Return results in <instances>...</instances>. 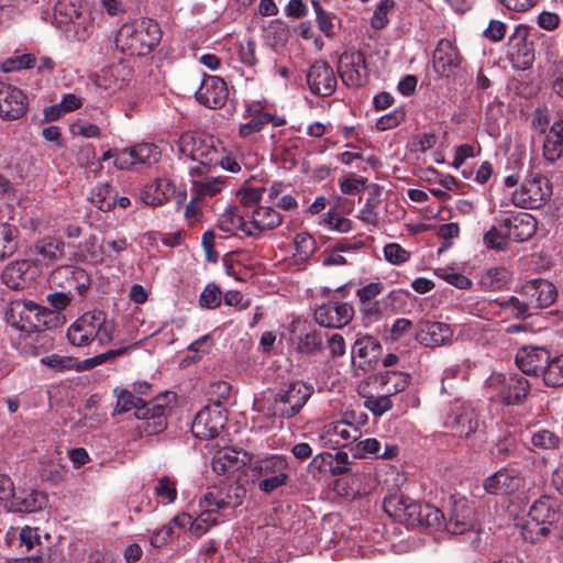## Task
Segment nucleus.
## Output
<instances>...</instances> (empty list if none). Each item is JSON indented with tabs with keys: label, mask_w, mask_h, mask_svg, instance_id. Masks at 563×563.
<instances>
[{
	"label": "nucleus",
	"mask_w": 563,
	"mask_h": 563,
	"mask_svg": "<svg viewBox=\"0 0 563 563\" xmlns=\"http://www.w3.org/2000/svg\"><path fill=\"white\" fill-rule=\"evenodd\" d=\"M78 254L84 262L92 265L101 264L106 256H111L106 253L104 245L99 244L95 235L79 244Z\"/></svg>",
	"instance_id": "41"
},
{
	"label": "nucleus",
	"mask_w": 563,
	"mask_h": 563,
	"mask_svg": "<svg viewBox=\"0 0 563 563\" xmlns=\"http://www.w3.org/2000/svg\"><path fill=\"white\" fill-rule=\"evenodd\" d=\"M35 56L33 54L27 53L5 59L2 64V69L5 73L29 69L35 66Z\"/></svg>",
	"instance_id": "63"
},
{
	"label": "nucleus",
	"mask_w": 563,
	"mask_h": 563,
	"mask_svg": "<svg viewBox=\"0 0 563 563\" xmlns=\"http://www.w3.org/2000/svg\"><path fill=\"white\" fill-rule=\"evenodd\" d=\"M528 515L529 518H534L550 530L560 520L555 503L548 497L536 500L530 507Z\"/></svg>",
	"instance_id": "34"
},
{
	"label": "nucleus",
	"mask_w": 563,
	"mask_h": 563,
	"mask_svg": "<svg viewBox=\"0 0 563 563\" xmlns=\"http://www.w3.org/2000/svg\"><path fill=\"white\" fill-rule=\"evenodd\" d=\"M161 27L152 19H139L124 23L115 35V46L132 56H145L159 43Z\"/></svg>",
	"instance_id": "2"
},
{
	"label": "nucleus",
	"mask_w": 563,
	"mask_h": 563,
	"mask_svg": "<svg viewBox=\"0 0 563 563\" xmlns=\"http://www.w3.org/2000/svg\"><path fill=\"white\" fill-rule=\"evenodd\" d=\"M48 503L47 494L37 489H15L13 481L0 474V507L9 512L31 514L42 510Z\"/></svg>",
	"instance_id": "5"
},
{
	"label": "nucleus",
	"mask_w": 563,
	"mask_h": 563,
	"mask_svg": "<svg viewBox=\"0 0 563 563\" xmlns=\"http://www.w3.org/2000/svg\"><path fill=\"white\" fill-rule=\"evenodd\" d=\"M486 385L505 406L522 405L531 388L529 380L518 373H494Z\"/></svg>",
	"instance_id": "8"
},
{
	"label": "nucleus",
	"mask_w": 563,
	"mask_h": 563,
	"mask_svg": "<svg viewBox=\"0 0 563 563\" xmlns=\"http://www.w3.org/2000/svg\"><path fill=\"white\" fill-rule=\"evenodd\" d=\"M19 230L9 223L0 224V261L11 256L18 250Z\"/></svg>",
	"instance_id": "48"
},
{
	"label": "nucleus",
	"mask_w": 563,
	"mask_h": 563,
	"mask_svg": "<svg viewBox=\"0 0 563 563\" xmlns=\"http://www.w3.org/2000/svg\"><path fill=\"white\" fill-rule=\"evenodd\" d=\"M246 218H249V211L242 210L239 206H230L220 216L218 228L228 233L241 230L246 234V230H250V220Z\"/></svg>",
	"instance_id": "32"
},
{
	"label": "nucleus",
	"mask_w": 563,
	"mask_h": 563,
	"mask_svg": "<svg viewBox=\"0 0 563 563\" xmlns=\"http://www.w3.org/2000/svg\"><path fill=\"white\" fill-rule=\"evenodd\" d=\"M190 522V515L183 512L175 516L168 523L164 525L161 529L153 532L151 537V544L154 548H162L175 533V528L183 529Z\"/></svg>",
	"instance_id": "37"
},
{
	"label": "nucleus",
	"mask_w": 563,
	"mask_h": 563,
	"mask_svg": "<svg viewBox=\"0 0 563 563\" xmlns=\"http://www.w3.org/2000/svg\"><path fill=\"white\" fill-rule=\"evenodd\" d=\"M175 191L176 188L168 178L159 177L143 188L141 199L145 205L156 207L167 201Z\"/></svg>",
	"instance_id": "31"
},
{
	"label": "nucleus",
	"mask_w": 563,
	"mask_h": 563,
	"mask_svg": "<svg viewBox=\"0 0 563 563\" xmlns=\"http://www.w3.org/2000/svg\"><path fill=\"white\" fill-rule=\"evenodd\" d=\"M41 306L32 300L12 301L5 310V320L8 324L20 331H29L33 325L31 313L36 317L41 312Z\"/></svg>",
	"instance_id": "25"
},
{
	"label": "nucleus",
	"mask_w": 563,
	"mask_h": 563,
	"mask_svg": "<svg viewBox=\"0 0 563 563\" xmlns=\"http://www.w3.org/2000/svg\"><path fill=\"white\" fill-rule=\"evenodd\" d=\"M265 190L266 189L263 187L240 189L238 191V196H240L239 207H242V210L245 211H250L249 209L253 210L262 199V195Z\"/></svg>",
	"instance_id": "64"
},
{
	"label": "nucleus",
	"mask_w": 563,
	"mask_h": 563,
	"mask_svg": "<svg viewBox=\"0 0 563 563\" xmlns=\"http://www.w3.org/2000/svg\"><path fill=\"white\" fill-rule=\"evenodd\" d=\"M90 201L99 210L107 212L117 203V192L109 184H99L90 192Z\"/></svg>",
	"instance_id": "44"
},
{
	"label": "nucleus",
	"mask_w": 563,
	"mask_h": 563,
	"mask_svg": "<svg viewBox=\"0 0 563 563\" xmlns=\"http://www.w3.org/2000/svg\"><path fill=\"white\" fill-rule=\"evenodd\" d=\"M528 27L517 25L508 42V57L512 66L519 70L529 69L534 62L533 43L528 41Z\"/></svg>",
	"instance_id": "12"
},
{
	"label": "nucleus",
	"mask_w": 563,
	"mask_h": 563,
	"mask_svg": "<svg viewBox=\"0 0 563 563\" xmlns=\"http://www.w3.org/2000/svg\"><path fill=\"white\" fill-rule=\"evenodd\" d=\"M295 253L292 262L302 265L316 253L318 245L316 240L308 232L297 233L294 238Z\"/></svg>",
	"instance_id": "39"
},
{
	"label": "nucleus",
	"mask_w": 563,
	"mask_h": 563,
	"mask_svg": "<svg viewBox=\"0 0 563 563\" xmlns=\"http://www.w3.org/2000/svg\"><path fill=\"white\" fill-rule=\"evenodd\" d=\"M251 462V455L244 450L225 449L212 459L211 466L218 475H231Z\"/></svg>",
	"instance_id": "26"
},
{
	"label": "nucleus",
	"mask_w": 563,
	"mask_h": 563,
	"mask_svg": "<svg viewBox=\"0 0 563 563\" xmlns=\"http://www.w3.org/2000/svg\"><path fill=\"white\" fill-rule=\"evenodd\" d=\"M394 7V0H380L371 19L372 27L375 30L384 29L388 24L387 14Z\"/></svg>",
	"instance_id": "59"
},
{
	"label": "nucleus",
	"mask_w": 563,
	"mask_h": 563,
	"mask_svg": "<svg viewBox=\"0 0 563 563\" xmlns=\"http://www.w3.org/2000/svg\"><path fill=\"white\" fill-rule=\"evenodd\" d=\"M415 338L423 346L439 347L452 341L453 330L444 322L420 320L416 324Z\"/></svg>",
	"instance_id": "20"
},
{
	"label": "nucleus",
	"mask_w": 563,
	"mask_h": 563,
	"mask_svg": "<svg viewBox=\"0 0 563 563\" xmlns=\"http://www.w3.org/2000/svg\"><path fill=\"white\" fill-rule=\"evenodd\" d=\"M518 450V442L516 438L507 432L499 437L497 441L490 446V456L498 461L504 462L510 457H514Z\"/></svg>",
	"instance_id": "43"
},
{
	"label": "nucleus",
	"mask_w": 563,
	"mask_h": 563,
	"mask_svg": "<svg viewBox=\"0 0 563 563\" xmlns=\"http://www.w3.org/2000/svg\"><path fill=\"white\" fill-rule=\"evenodd\" d=\"M238 56L239 60L243 65L254 67L258 63L255 41L249 37L245 41L240 42L238 45Z\"/></svg>",
	"instance_id": "57"
},
{
	"label": "nucleus",
	"mask_w": 563,
	"mask_h": 563,
	"mask_svg": "<svg viewBox=\"0 0 563 563\" xmlns=\"http://www.w3.org/2000/svg\"><path fill=\"white\" fill-rule=\"evenodd\" d=\"M115 322L102 310L87 311L67 330V339L74 346H87L97 341L104 346L112 342Z\"/></svg>",
	"instance_id": "3"
},
{
	"label": "nucleus",
	"mask_w": 563,
	"mask_h": 563,
	"mask_svg": "<svg viewBox=\"0 0 563 563\" xmlns=\"http://www.w3.org/2000/svg\"><path fill=\"white\" fill-rule=\"evenodd\" d=\"M80 0H57L54 5V16L60 24L74 23L80 18Z\"/></svg>",
	"instance_id": "45"
},
{
	"label": "nucleus",
	"mask_w": 563,
	"mask_h": 563,
	"mask_svg": "<svg viewBox=\"0 0 563 563\" xmlns=\"http://www.w3.org/2000/svg\"><path fill=\"white\" fill-rule=\"evenodd\" d=\"M525 485V478L521 473L511 467H504L493 475L485 478L483 487L486 493L501 495L511 494Z\"/></svg>",
	"instance_id": "22"
},
{
	"label": "nucleus",
	"mask_w": 563,
	"mask_h": 563,
	"mask_svg": "<svg viewBox=\"0 0 563 563\" xmlns=\"http://www.w3.org/2000/svg\"><path fill=\"white\" fill-rule=\"evenodd\" d=\"M313 394V387L296 380L279 388L267 408L274 418L291 419L297 416Z\"/></svg>",
	"instance_id": "7"
},
{
	"label": "nucleus",
	"mask_w": 563,
	"mask_h": 563,
	"mask_svg": "<svg viewBox=\"0 0 563 563\" xmlns=\"http://www.w3.org/2000/svg\"><path fill=\"white\" fill-rule=\"evenodd\" d=\"M354 309L346 302L330 300L314 310V320L324 328H343L352 320Z\"/></svg>",
	"instance_id": "16"
},
{
	"label": "nucleus",
	"mask_w": 563,
	"mask_h": 563,
	"mask_svg": "<svg viewBox=\"0 0 563 563\" xmlns=\"http://www.w3.org/2000/svg\"><path fill=\"white\" fill-rule=\"evenodd\" d=\"M222 294L216 284H208L199 297V303L202 308L216 309L221 303Z\"/></svg>",
	"instance_id": "62"
},
{
	"label": "nucleus",
	"mask_w": 563,
	"mask_h": 563,
	"mask_svg": "<svg viewBox=\"0 0 563 563\" xmlns=\"http://www.w3.org/2000/svg\"><path fill=\"white\" fill-rule=\"evenodd\" d=\"M560 438L550 430H540L533 433L531 443L533 446L541 450H554L560 445Z\"/></svg>",
	"instance_id": "58"
},
{
	"label": "nucleus",
	"mask_w": 563,
	"mask_h": 563,
	"mask_svg": "<svg viewBox=\"0 0 563 563\" xmlns=\"http://www.w3.org/2000/svg\"><path fill=\"white\" fill-rule=\"evenodd\" d=\"M445 426L455 434L470 438L478 428V419L473 409L455 405L445 418Z\"/></svg>",
	"instance_id": "24"
},
{
	"label": "nucleus",
	"mask_w": 563,
	"mask_h": 563,
	"mask_svg": "<svg viewBox=\"0 0 563 563\" xmlns=\"http://www.w3.org/2000/svg\"><path fill=\"white\" fill-rule=\"evenodd\" d=\"M62 278H65L67 282L69 291L74 288L80 296L85 295L90 285L87 273L84 269L74 266L67 265L56 268L51 274L49 282L53 285H62Z\"/></svg>",
	"instance_id": "29"
},
{
	"label": "nucleus",
	"mask_w": 563,
	"mask_h": 563,
	"mask_svg": "<svg viewBox=\"0 0 563 563\" xmlns=\"http://www.w3.org/2000/svg\"><path fill=\"white\" fill-rule=\"evenodd\" d=\"M543 382L549 387L563 386V354L550 357L543 375Z\"/></svg>",
	"instance_id": "54"
},
{
	"label": "nucleus",
	"mask_w": 563,
	"mask_h": 563,
	"mask_svg": "<svg viewBox=\"0 0 563 563\" xmlns=\"http://www.w3.org/2000/svg\"><path fill=\"white\" fill-rule=\"evenodd\" d=\"M133 75V69L125 63L109 65L92 77L95 85L108 95L114 93L126 86Z\"/></svg>",
	"instance_id": "19"
},
{
	"label": "nucleus",
	"mask_w": 563,
	"mask_h": 563,
	"mask_svg": "<svg viewBox=\"0 0 563 563\" xmlns=\"http://www.w3.org/2000/svg\"><path fill=\"white\" fill-rule=\"evenodd\" d=\"M378 380L380 386L385 388V391L393 396L405 390L409 384L410 376L407 373L388 371L382 374Z\"/></svg>",
	"instance_id": "50"
},
{
	"label": "nucleus",
	"mask_w": 563,
	"mask_h": 563,
	"mask_svg": "<svg viewBox=\"0 0 563 563\" xmlns=\"http://www.w3.org/2000/svg\"><path fill=\"white\" fill-rule=\"evenodd\" d=\"M307 84L313 95L330 97L338 85L334 69L324 60L314 62L308 69Z\"/></svg>",
	"instance_id": "15"
},
{
	"label": "nucleus",
	"mask_w": 563,
	"mask_h": 563,
	"mask_svg": "<svg viewBox=\"0 0 563 563\" xmlns=\"http://www.w3.org/2000/svg\"><path fill=\"white\" fill-rule=\"evenodd\" d=\"M364 406L375 416H382L393 407L390 396L386 393L382 396H367L364 400Z\"/></svg>",
	"instance_id": "61"
},
{
	"label": "nucleus",
	"mask_w": 563,
	"mask_h": 563,
	"mask_svg": "<svg viewBox=\"0 0 563 563\" xmlns=\"http://www.w3.org/2000/svg\"><path fill=\"white\" fill-rule=\"evenodd\" d=\"M191 194L194 200H202L207 197H213L222 190L224 180L220 177H191Z\"/></svg>",
	"instance_id": "36"
},
{
	"label": "nucleus",
	"mask_w": 563,
	"mask_h": 563,
	"mask_svg": "<svg viewBox=\"0 0 563 563\" xmlns=\"http://www.w3.org/2000/svg\"><path fill=\"white\" fill-rule=\"evenodd\" d=\"M386 511L394 508V516L404 521L408 527H434L443 519L442 511L433 505L413 501L404 496H395L384 501Z\"/></svg>",
	"instance_id": "6"
},
{
	"label": "nucleus",
	"mask_w": 563,
	"mask_h": 563,
	"mask_svg": "<svg viewBox=\"0 0 563 563\" xmlns=\"http://www.w3.org/2000/svg\"><path fill=\"white\" fill-rule=\"evenodd\" d=\"M551 357V352L544 346H521L515 356V363L526 375L543 377Z\"/></svg>",
	"instance_id": "13"
},
{
	"label": "nucleus",
	"mask_w": 563,
	"mask_h": 563,
	"mask_svg": "<svg viewBox=\"0 0 563 563\" xmlns=\"http://www.w3.org/2000/svg\"><path fill=\"white\" fill-rule=\"evenodd\" d=\"M65 243L55 238H45L34 245L36 254L41 255L44 261L55 262L64 254Z\"/></svg>",
	"instance_id": "49"
},
{
	"label": "nucleus",
	"mask_w": 563,
	"mask_h": 563,
	"mask_svg": "<svg viewBox=\"0 0 563 563\" xmlns=\"http://www.w3.org/2000/svg\"><path fill=\"white\" fill-rule=\"evenodd\" d=\"M114 393L117 395L114 411L124 413L135 409V417L144 421L142 428L146 434H157L166 429L167 416L170 412L169 402L170 398H174L172 394L165 393L145 401L128 389H115Z\"/></svg>",
	"instance_id": "1"
},
{
	"label": "nucleus",
	"mask_w": 563,
	"mask_h": 563,
	"mask_svg": "<svg viewBox=\"0 0 563 563\" xmlns=\"http://www.w3.org/2000/svg\"><path fill=\"white\" fill-rule=\"evenodd\" d=\"M288 463L287 461L278 455H274L261 461H257L252 471L260 477L266 478L271 476H284L288 475Z\"/></svg>",
	"instance_id": "38"
},
{
	"label": "nucleus",
	"mask_w": 563,
	"mask_h": 563,
	"mask_svg": "<svg viewBox=\"0 0 563 563\" xmlns=\"http://www.w3.org/2000/svg\"><path fill=\"white\" fill-rule=\"evenodd\" d=\"M361 435V431L352 423L339 421L331 423L325 429L328 441L334 446H347Z\"/></svg>",
	"instance_id": "33"
},
{
	"label": "nucleus",
	"mask_w": 563,
	"mask_h": 563,
	"mask_svg": "<svg viewBox=\"0 0 563 563\" xmlns=\"http://www.w3.org/2000/svg\"><path fill=\"white\" fill-rule=\"evenodd\" d=\"M178 152L197 164L189 168L190 177L203 176L218 166L219 147L212 136L184 133L177 142Z\"/></svg>",
	"instance_id": "4"
},
{
	"label": "nucleus",
	"mask_w": 563,
	"mask_h": 563,
	"mask_svg": "<svg viewBox=\"0 0 563 563\" xmlns=\"http://www.w3.org/2000/svg\"><path fill=\"white\" fill-rule=\"evenodd\" d=\"M470 514V508L455 509L445 525L446 531L451 534H463L473 530L475 525Z\"/></svg>",
	"instance_id": "47"
},
{
	"label": "nucleus",
	"mask_w": 563,
	"mask_h": 563,
	"mask_svg": "<svg viewBox=\"0 0 563 563\" xmlns=\"http://www.w3.org/2000/svg\"><path fill=\"white\" fill-rule=\"evenodd\" d=\"M368 197L366 198L364 208L360 211L358 218L372 225H377L378 218L376 213L377 207L382 202V190L378 185L372 184L367 187Z\"/></svg>",
	"instance_id": "42"
},
{
	"label": "nucleus",
	"mask_w": 563,
	"mask_h": 563,
	"mask_svg": "<svg viewBox=\"0 0 563 563\" xmlns=\"http://www.w3.org/2000/svg\"><path fill=\"white\" fill-rule=\"evenodd\" d=\"M195 97L200 104L207 108L220 109L228 101L229 88L221 77L206 75Z\"/></svg>",
	"instance_id": "17"
},
{
	"label": "nucleus",
	"mask_w": 563,
	"mask_h": 563,
	"mask_svg": "<svg viewBox=\"0 0 563 563\" xmlns=\"http://www.w3.org/2000/svg\"><path fill=\"white\" fill-rule=\"evenodd\" d=\"M40 275L38 266L31 260L8 264L1 274L2 282L12 289H24Z\"/></svg>",
	"instance_id": "18"
},
{
	"label": "nucleus",
	"mask_w": 563,
	"mask_h": 563,
	"mask_svg": "<svg viewBox=\"0 0 563 563\" xmlns=\"http://www.w3.org/2000/svg\"><path fill=\"white\" fill-rule=\"evenodd\" d=\"M29 101L26 95L12 85L0 80V118L14 121L27 112Z\"/></svg>",
	"instance_id": "14"
},
{
	"label": "nucleus",
	"mask_w": 563,
	"mask_h": 563,
	"mask_svg": "<svg viewBox=\"0 0 563 563\" xmlns=\"http://www.w3.org/2000/svg\"><path fill=\"white\" fill-rule=\"evenodd\" d=\"M551 530L538 522L534 518H527L521 526V536L523 540L530 543H538L550 536Z\"/></svg>",
	"instance_id": "51"
},
{
	"label": "nucleus",
	"mask_w": 563,
	"mask_h": 563,
	"mask_svg": "<svg viewBox=\"0 0 563 563\" xmlns=\"http://www.w3.org/2000/svg\"><path fill=\"white\" fill-rule=\"evenodd\" d=\"M520 292L530 300L533 308H547L558 298L555 285L541 278L527 282Z\"/></svg>",
	"instance_id": "23"
},
{
	"label": "nucleus",
	"mask_w": 563,
	"mask_h": 563,
	"mask_svg": "<svg viewBox=\"0 0 563 563\" xmlns=\"http://www.w3.org/2000/svg\"><path fill=\"white\" fill-rule=\"evenodd\" d=\"M218 523L217 516L212 512L211 509L202 510L201 514L192 521L190 519L189 529L190 532L196 537H201L205 534L210 527L216 526Z\"/></svg>",
	"instance_id": "55"
},
{
	"label": "nucleus",
	"mask_w": 563,
	"mask_h": 563,
	"mask_svg": "<svg viewBox=\"0 0 563 563\" xmlns=\"http://www.w3.org/2000/svg\"><path fill=\"white\" fill-rule=\"evenodd\" d=\"M136 164H152L158 159L159 152L154 144H139L132 147Z\"/></svg>",
	"instance_id": "60"
},
{
	"label": "nucleus",
	"mask_w": 563,
	"mask_h": 563,
	"mask_svg": "<svg viewBox=\"0 0 563 563\" xmlns=\"http://www.w3.org/2000/svg\"><path fill=\"white\" fill-rule=\"evenodd\" d=\"M231 492L235 494V501H230L228 498H224V492L222 489L212 488L205 494L203 498L199 503V506L203 510L211 509L216 516L219 510L236 508L243 501L245 489L242 486H238L233 487Z\"/></svg>",
	"instance_id": "30"
},
{
	"label": "nucleus",
	"mask_w": 563,
	"mask_h": 563,
	"mask_svg": "<svg viewBox=\"0 0 563 563\" xmlns=\"http://www.w3.org/2000/svg\"><path fill=\"white\" fill-rule=\"evenodd\" d=\"M323 349L322 333L316 329H305L297 335V351L313 355Z\"/></svg>",
	"instance_id": "40"
},
{
	"label": "nucleus",
	"mask_w": 563,
	"mask_h": 563,
	"mask_svg": "<svg viewBox=\"0 0 563 563\" xmlns=\"http://www.w3.org/2000/svg\"><path fill=\"white\" fill-rule=\"evenodd\" d=\"M510 279V273L505 267H492L482 276L479 284L483 288L492 291L501 290Z\"/></svg>",
	"instance_id": "46"
},
{
	"label": "nucleus",
	"mask_w": 563,
	"mask_h": 563,
	"mask_svg": "<svg viewBox=\"0 0 563 563\" xmlns=\"http://www.w3.org/2000/svg\"><path fill=\"white\" fill-rule=\"evenodd\" d=\"M227 411L221 404L213 402L199 410L191 424V432L196 438L202 440L214 439L224 428Z\"/></svg>",
	"instance_id": "10"
},
{
	"label": "nucleus",
	"mask_w": 563,
	"mask_h": 563,
	"mask_svg": "<svg viewBox=\"0 0 563 563\" xmlns=\"http://www.w3.org/2000/svg\"><path fill=\"white\" fill-rule=\"evenodd\" d=\"M563 153V121H555L543 143V155L547 161L555 162Z\"/></svg>",
	"instance_id": "35"
},
{
	"label": "nucleus",
	"mask_w": 563,
	"mask_h": 563,
	"mask_svg": "<svg viewBox=\"0 0 563 563\" xmlns=\"http://www.w3.org/2000/svg\"><path fill=\"white\" fill-rule=\"evenodd\" d=\"M462 56L457 47L448 38H441L433 52L432 65L441 77H450L461 66Z\"/></svg>",
	"instance_id": "21"
},
{
	"label": "nucleus",
	"mask_w": 563,
	"mask_h": 563,
	"mask_svg": "<svg viewBox=\"0 0 563 563\" xmlns=\"http://www.w3.org/2000/svg\"><path fill=\"white\" fill-rule=\"evenodd\" d=\"M274 120V115L267 112H257L247 122L240 125L239 135L243 139H249L252 135L261 132L263 128Z\"/></svg>",
	"instance_id": "52"
},
{
	"label": "nucleus",
	"mask_w": 563,
	"mask_h": 563,
	"mask_svg": "<svg viewBox=\"0 0 563 563\" xmlns=\"http://www.w3.org/2000/svg\"><path fill=\"white\" fill-rule=\"evenodd\" d=\"M551 195L552 188L547 177L536 174L525 179L512 194V202L523 209H538L549 201Z\"/></svg>",
	"instance_id": "9"
},
{
	"label": "nucleus",
	"mask_w": 563,
	"mask_h": 563,
	"mask_svg": "<svg viewBox=\"0 0 563 563\" xmlns=\"http://www.w3.org/2000/svg\"><path fill=\"white\" fill-rule=\"evenodd\" d=\"M129 349H130L129 346H125V347H120V349H115V350H109L104 353L95 355V356L86 358L84 361L77 360L76 371L82 372V371L91 369V368H93L98 365H101L114 357L125 354L129 351Z\"/></svg>",
	"instance_id": "53"
},
{
	"label": "nucleus",
	"mask_w": 563,
	"mask_h": 563,
	"mask_svg": "<svg viewBox=\"0 0 563 563\" xmlns=\"http://www.w3.org/2000/svg\"><path fill=\"white\" fill-rule=\"evenodd\" d=\"M504 228L507 229V236L516 242L529 240L537 229V220L530 213L519 212L503 221Z\"/></svg>",
	"instance_id": "28"
},
{
	"label": "nucleus",
	"mask_w": 563,
	"mask_h": 563,
	"mask_svg": "<svg viewBox=\"0 0 563 563\" xmlns=\"http://www.w3.org/2000/svg\"><path fill=\"white\" fill-rule=\"evenodd\" d=\"M250 230L246 234L250 236H260L265 230H273L280 225L282 216L272 207L256 206L249 211Z\"/></svg>",
	"instance_id": "27"
},
{
	"label": "nucleus",
	"mask_w": 563,
	"mask_h": 563,
	"mask_svg": "<svg viewBox=\"0 0 563 563\" xmlns=\"http://www.w3.org/2000/svg\"><path fill=\"white\" fill-rule=\"evenodd\" d=\"M380 349L379 343L372 336H363L357 339L353 345V357L368 358L369 356L376 357V352Z\"/></svg>",
	"instance_id": "56"
},
{
	"label": "nucleus",
	"mask_w": 563,
	"mask_h": 563,
	"mask_svg": "<svg viewBox=\"0 0 563 563\" xmlns=\"http://www.w3.org/2000/svg\"><path fill=\"white\" fill-rule=\"evenodd\" d=\"M338 73L347 87L364 86L368 80V68L364 54L356 49L343 52L339 58Z\"/></svg>",
	"instance_id": "11"
}]
</instances>
